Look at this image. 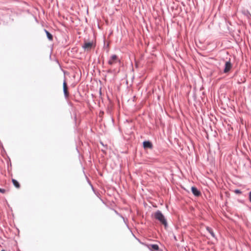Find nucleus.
<instances>
[{"mask_svg": "<svg viewBox=\"0 0 251 251\" xmlns=\"http://www.w3.org/2000/svg\"><path fill=\"white\" fill-rule=\"evenodd\" d=\"M154 218L157 221H158L160 223L164 226L166 227L167 226L168 224L166 219H165L164 216L162 213V212L160 210L156 211L153 214Z\"/></svg>", "mask_w": 251, "mask_h": 251, "instance_id": "obj_1", "label": "nucleus"}, {"mask_svg": "<svg viewBox=\"0 0 251 251\" xmlns=\"http://www.w3.org/2000/svg\"><path fill=\"white\" fill-rule=\"evenodd\" d=\"M95 47V45L93 42H85L83 45L82 46V48L85 51H89L93 48Z\"/></svg>", "mask_w": 251, "mask_h": 251, "instance_id": "obj_2", "label": "nucleus"}, {"mask_svg": "<svg viewBox=\"0 0 251 251\" xmlns=\"http://www.w3.org/2000/svg\"><path fill=\"white\" fill-rule=\"evenodd\" d=\"M118 62H120V60L119 59L118 56L116 54H113L109 58L108 64L112 66L117 63Z\"/></svg>", "mask_w": 251, "mask_h": 251, "instance_id": "obj_3", "label": "nucleus"}, {"mask_svg": "<svg viewBox=\"0 0 251 251\" xmlns=\"http://www.w3.org/2000/svg\"><path fill=\"white\" fill-rule=\"evenodd\" d=\"M63 92H64V96L66 99H68L69 97V93L68 91V87H67V82H66L65 79H64V80L63 81Z\"/></svg>", "mask_w": 251, "mask_h": 251, "instance_id": "obj_4", "label": "nucleus"}, {"mask_svg": "<svg viewBox=\"0 0 251 251\" xmlns=\"http://www.w3.org/2000/svg\"><path fill=\"white\" fill-rule=\"evenodd\" d=\"M232 67V64L230 61H226L225 63V68L224 70V72L225 73H228Z\"/></svg>", "mask_w": 251, "mask_h": 251, "instance_id": "obj_5", "label": "nucleus"}, {"mask_svg": "<svg viewBox=\"0 0 251 251\" xmlns=\"http://www.w3.org/2000/svg\"><path fill=\"white\" fill-rule=\"evenodd\" d=\"M148 248L151 251H158L159 250V247L156 244H149L146 245Z\"/></svg>", "mask_w": 251, "mask_h": 251, "instance_id": "obj_6", "label": "nucleus"}, {"mask_svg": "<svg viewBox=\"0 0 251 251\" xmlns=\"http://www.w3.org/2000/svg\"><path fill=\"white\" fill-rule=\"evenodd\" d=\"M143 147L145 149H151L153 148V145L150 141H146L143 142Z\"/></svg>", "mask_w": 251, "mask_h": 251, "instance_id": "obj_7", "label": "nucleus"}, {"mask_svg": "<svg viewBox=\"0 0 251 251\" xmlns=\"http://www.w3.org/2000/svg\"><path fill=\"white\" fill-rule=\"evenodd\" d=\"M191 190L193 194L196 197H199L201 195V192L195 187H192Z\"/></svg>", "mask_w": 251, "mask_h": 251, "instance_id": "obj_8", "label": "nucleus"}, {"mask_svg": "<svg viewBox=\"0 0 251 251\" xmlns=\"http://www.w3.org/2000/svg\"><path fill=\"white\" fill-rule=\"evenodd\" d=\"M45 31L46 33L47 36L49 40L52 41L53 40V36L51 33H50L46 29H45Z\"/></svg>", "mask_w": 251, "mask_h": 251, "instance_id": "obj_9", "label": "nucleus"}, {"mask_svg": "<svg viewBox=\"0 0 251 251\" xmlns=\"http://www.w3.org/2000/svg\"><path fill=\"white\" fill-rule=\"evenodd\" d=\"M12 181L13 185L15 186V187H16L17 188H19L20 187V185L19 183L16 179H12Z\"/></svg>", "mask_w": 251, "mask_h": 251, "instance_id": "obj_10", "label": "nucleus"}, {"mask_svg": "<svg viewBox=\"0 0 251 251\" xmlns=\"http://www.w3.org/2000/svg\"><path fill=\"white\" fill-rule=\"evenodd\" d=\"M183 236H174V239L176 240H180L181 241H183V239L182 238Z\"/></svg>", "mask_w": 251, "mask_h": 251, "instance_id": "obj_11", "label": "nucleus"}, {"mask_svg": "<svg viewBox=\"0 0 251 251\" xmlns=\"http://www.w3.org/2000/svg\"><path fill=\"white\" fill-rule=\"evenodd\" d=\"M206 229L207 230L209 231V233L211 235H214V233L212 230V229L211 228H210L209 227H206Z\"/></svg>", "mask_w": 251, "mask_h": 251, "instance_id": "obj_12", "label": "nucleus"}, {"mask_svg": "<svg viewBox=\"0 0 251 251\" xmlns=\"http://www.w3.org/2000/svg\"><path fill=\"white\" fill-rule=\"evenodd\" d=\"M234 192H235V193L237 194H241V191L239 189L235 190Z\"/></svg>", "mask_w": 251, "mask_h": 251, "instance_id": "obj_13", "label": "nucleus"}, {"mask_svg": "<svg viewBox=\"0 0 251 251\" xmlns=\"http://www.w3.org/2000/svg\"><path fill=\"white\" fill-rule=\"evenodd\" d=\"M249 199L250 201L251 202V191L249 194Z\"/></svg>", "mask_w": 251, "mask_h": 251, "instance_id": "obj_14", "label": "nucleus"}, {"mask_svg": "<svg viewBox=\"0 0 251 251\" xmlns=\"http://www.w3.org/2000/svg\"><path fill=\"white\" fill-rule=\"evenodd\" d=\"M0 192L3 194L5 192V190L3 189H0Z\"/></svg>", "mask_w": 251, "mask_h": 251, "instance_id": "obj_15", "label": "nucleus"}]
</instances>
